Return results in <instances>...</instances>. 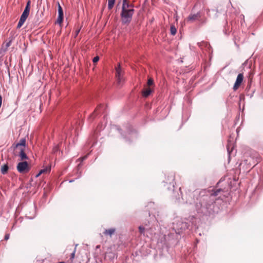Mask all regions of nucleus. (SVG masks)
Returning <instances> with one entry per match:
<instances>
[{
	"label": "nucleus",
	"instance_id": "nucleus-1",
	"mask_svg": "<svg viewBox=\"0 0 263 263\" xmlns=\"http://www.w3.org/2000/svg\"><path fill=\"white\" fill-rule=\"evenodd\" d=\"M223 192L222 189L203 190L200 198L197 199L195 204L197 212L200 215L211 216L218 212L215 206V197L220 192Z\"/></svg>",
	"mask_w": 263,
	"mask_h": 263
},
{
	"label": "nucleus",
	"instance_id": "nucleus-2",
	"mask_svg": "<svg viewBox=\"0 0 263 263\" xmlns=\"http://www.w3.org/2000/svg\"><path fill=\"white\" fill-rule=\"evenodd\" d=\"M194 216H190L189 218H175L172 224V232H170L167 235L168 240H174L177 243L181 238L182 235L187 233L192 229L194 224Z\"/></svg>",
	"mask_w": 263,
	"mask_h": 263
},
{
	"label": "nucleus",
	"instance_id": "nucleus-3",
	"mask_svg": "<svg viewBox=\"0 0 263 263\" xmlns=\"http://www.w3.org/2000/svg\"><path fill=\"white\" fill-rule=\"evenodd\" d=\"M179 192L181 195V199L180 198V195L177 193L178 196H176L175 193H174V196L176 198V201L179 203L182 204H196L197 199L200 198L201 196V193L203 192V190H195L193 192L189 191L186 192L184 195H182V192L181 191V187L179 189Z\"/></svg>",
	"mask_w": 263,
	"mask_h": 263
},
{
	"label": "nucleus",
	"instance_id": "nucleus-4",
	"mask_svg": "<svg viewBox=\"0 0 263 263\" xmlns=\"http://www.w3.org/2000/svg\"><path fill=\"white\" fill-rule=\"evenodd\" d=\"M135 11L134 4L127 0H123L120 13L121 21L122 25H127L130 23Z\"/></svg>",
	"mask_w": 263,
	"mask_h": 263
},
{
	"label": "nucleus",
	"instance_id": "nucleus-5",
	"mask_svg": "<svg viewBox=\"0 0 263 263\" xmlns=\"http://www.w3.org/2000/svg\"><path fill=\"white\" fill-rule=\"evenodd\" d=\"M124 128L127 132V134L125 135L122 133V129L119 126L113 125L111 126L112 130L119 132L125 141L128 143H130L132 141L137 139L138 136L137 132L133 128L132 126L129 124H126L124 126Z\"/></svg>",
	"mask_w": 263,
	"mask_h": 263
},
{
	"label": "nucleus",
	"instance_id": "nucleus-6",
	"mask_svg": "<svg viewBox=\"0 0 263 263\" xmlns=\"http://www.w3.org/2000/svg\"><path fill=\"white\" fill-rule=\"evenodd\" d=\"M148 215L149 217L150 220H146L144 222V225L147 227V228L144 227L143 226H140L138 228L139 233L141 234H144L145 230H150L152 232L153 231V229L156 230V228L154 227L153 228L152 223L153 222H158V220L155 217V215L152 213V212L150 211L148 212Z\"/></svg>",
	"mask_w": 263,
	"mask_h": 263
},
{
	"label": "nucleus",
	"instance_id": "nucleus-7",
	"mask_svg": "<svg viewBox=\"0 0 263 263\" xmlns=\"http://www.w3.org/2000/svg\"><path fill=\"white\" fill-rule=\"evenodd\" d=\"M31 6V1L28 0L26 3L25 9L21 15L18 23L17 25V28H20L26 21L29 16Z\"/></svg>",
	"mask_w": 263,
	"mask_h": 263
},
{
	"label": "nucleus",
	"instance_id": "nucleus-8",
	"mask_svg": "<svg viewBox=\"0 0 263 263\" xmlns=\"http://www.w3.org/2000/svg\"><path fill=\"white\" fill-rule=\"evenodd\" d=\"M115 76L117 85L119 86H122L125 81L124 77V71L123 70L120 63H118L115 67Z\"/></svg>",
	"mask_w": 263,
	"mask_h": 263
},
{
	"label": "nucleus",
	"instance_id": "nucleus-9",
	"mask_svg": "<svg viewBox=\"0 0 263 263\" xmlns=\"http://www.w3.org/2000/svg\"><path fill=\"white\" fill-rule=\"evenodd\" d=\"M187 21L193 22L195 21H199L200 24L202 25L206 24L207 19L204 17H202V14L200 11L196 13H193L192 12L187 17Z\"/></svg>",
	"mask_w": 263,
	"mask_h": 263
},
{
	"label": "nucleus",
	"instance_id": "nucleus-10",
	"mask_svg": "<svg viewBox=\"0 0 263 263\" xmlns=\"http://www.w3.org/2000/svg\"><path fill=\"white\" fill-rule=\"evenodd\" d=\"M174 181L175 175L173 173H170L165 178V180L164 181L165 183L168 184V186L167 187L168 190L172 191L173 192H174L175 189Z\"/></svg>",
	"mask_w": 263,
	"mask_h": 263
},
{
	"label": "nucleus",
	"instance_id": "nucleus-11",
	"mask_svg": "<svg viewBox=\"0 0 263 263\" xmlns=\"http://www.w3.org/2000/svg\"><path fill=\"white\" fill-rule=\"evenodd\" d=\"M88 157V155H85L84 157H81L78 159V160H80L81 162L78 164L77 167L74 170V174L76 176V179H79L82 176V171L81 168L82 167V162L87 159Z\"/></svg>",
	"mask_w": 263,
	"mask_h": 263
},
{
	"label": "nucleus",
	"instance_id": "nucleus-12",
	"mask_svg": "<svg viewBox=\"0 0 263 263\" xmlns=\"http://www.w3.org/2000/svg\"><path fill=\"white\" fill-rule=\"evenodd\" d=\"M16 168L17 171L20 173H28L30 170L28 163L26 161L18 163Z\"/></svg>",
	"mask_w": 263,
	"mask_h": 263
},
{
	"label": "nucleus",
	"instance_id": "nucleus-13",
	"mask_svg": "<svg viewBox=\"0 0 263 263\" xmlns=\"http://www.w3.org/2000/svg\"><path fill=\"white\" fill-rule=\"evenodd\" d=\"M197 45L202 50L205 48V50L209 54L210 58H211V54L212 53V49L210 45L206 42L202 41L201 42L197 43Z\"/></svg>",
	"mask_w": 263,
	"mask_h": 263
},
{
	"label": "nucleus",
	"instance_id": "nucleus-14",
	"mask_svg": "<svg viewBox=\"0 0 263 263\" xmlns=\"http://www.w3.org/2000/svg\"><path fill=\"white\" fill-rule=\"evenodd\" d=\"M243 80V75L242 73H239L237 77L236 81L235 82V84L233 86V89L234 90H236L238 87L240 86L241 84L242 81Z\"/></svg>",
	"mask_w": 263,
	"mask_h": 263
},
{
	"label": "nucleus",
	"instance_id": "nucleus-15",
	"mask_svg": "<svg viewBox=\"0 0 263 263\" xmlns=\"http://www.w3.org/2000/svg\"><path fill=\"white\" fill-rule=\"evenodd\" d=\"M106 106H104V105H102V104H100L99 105L96 109H95V110L94 111L93 113L91 115H89V118H93V117L96 115H97V114H99V113H101V112H104V111H105V109H106Z\"/></svg>",
	"mask_w": 263,
	"mask_h": 263
},
{
	"label": "nucleus",
	"instance_id": "nucleus-16",
	"mask_svg": "<svg viewBox=\"0 0 263 263\" xmlns=\"http://www.w3.org/2000/svg\"><path fill=\"white\" fill-rule=\"evenodd\" d=\"M26 139L25 138L21 139L16 144H13L12 145V147H13L14 149L20 148H25L26 147Z\"/></svg>",
	"mask_w": 263,
	"mask_h": 263
},
{
	"label": "nucleus",
	"instance_id": "nucleus-17",
	"mask_svg": "<svg viewBox=\"0 0 263 263\" xmlns=\"http://www.w3.org/2000/svg\"><path fill=\"white\" fill-rule=\"evenodd\" d=\"M116 231V229L115 228H111L107 229H105L103 234L105 236H109L110 237H111L115 233Z\"/></svg>",
	"mask_w": 263,
	"mask_h": 263
},
{
	"label": "nucleus",
	"instance_id": "nucleus-18",
	"mask_svg": "<svg viewBox=\"0 0 263 263\" xmlns=\"http://www.w3.org/2000/svg\"><path fill=\"white\" fill-rule=\"evenodd\" d=\"M20 148V152L18 154V156L20 157L21 160H28L29 159L28 157L26 155L25 152V148Z\"/></svg>",
	"mask_w": 263,
	"mask_h": 263
},
{
	"label": "nucleus",
	"instance_id": "nucleus-19",
	"mask_svg": "<svg viewBox=\"0 0 263 263\" xmlns=\"http://www.w3.org/2000/svg\"><path fill=\"white\" fill-rule=\"evenodd\" d=\"M153 91V89L150 87L145 88L142 91V96L145 98H147L152 93Z\"/></svg>",
	"mask_w": 263,
	"mask_h": 263
},
{
	"label": "nucleus",
	"instance_id": "nucleus-20",
	"mask_svg": "<svg viewBox=\"0 0 263 263\" xmlns=\"http://www.w3.org/2000/svg\"><path fill=\"white\" fill-rule=\"evenodd\" d=\"M9 169V166L8 164L7 163L4 164L1 166V172L3 175H5L8 173Z\"/></svg>",
	"mask_w": 263,
	"mask_h": 263
},
{
	"label": "nucleus",
	"instance_id": "nucleus-21",
	"mask_svg": "<svg viewBox=\"0 0 263 263\" xmlns=\"http://www.w3.org/2000/svg\"><path fill=\"white\" fill-rule=\"evenodd\" d=\"M116 0H108V9H111L115 5Z\"/></svg>",
	"mask_w": 263,
	"mask_h": 263
},
{
	"label": "nucleus",
	"instance_id": "nucleus-22",
	"mask_svg": "<svg viewBox=\"0 0 263 263\" xmlns=\"http://www.w3.org/2000/svg\"><path fill=\"white\" fill-rule=\"evenodd\" d=\"M170 31H171V34L172 35H175L176 34L177 29L174 25H172L171 26Z\"/></svg>",
	"mask_w": 263,
	"mask_h": 263
},
{
	"label": "nucleus",
	"instance_id": "nucleus-23",
	"mask_svg": "<svg viewBox=\"0 0 263 263\" xmlns=\"http://www.w3.org/2000/svg\"><path fill=\"white\" fill-rule=\"evenodd\" d=\"M64 19V15H58L57 20V23L59 24L60 25H61Z\"/></svg>",
	"mask_w": 263,
	"mask_h": 263
},
{
	"label": "nucleus",
	"instance_id": "nucleus-24",
	"mask_svg": "<svg viewBox=\"0 0 263 263\" xmlns=\"http://www.w3.org/2000/svg\"><path fill=\"white\" fill-rule=\"evenodd\" d=\"M51 171V167L50 166H46L45 167V168L41 170L40 171V173H49Z\"/></svg>",
	"mask_w": 263,
	"mask_h": 263
},
{
	"label": "nucleus",
	"instance_id": "nucleus-25",
	"mask_svg": "<svg viewBox=\"0 0 263 263\" xmlns=\"http://www.w3.org/2000/svg\"><path fill=\"white\" fill-rule=\"evenodd\" d=\"M58 15H64L62 7L61 6L59 3H58Z\"/></svg>",
	"mask_w": 263,
	"mask_h": 263
},
{
	"label": "nucleus",
	"instance_id": "nucleus-26",
	"mask_svg": "<svg viewBox=\"0 0 263 263\" xmlns=\"http://www.w3.org/2000/svg\"><path fill=\"white\" fill-rule=\"evenodd\" d=\"M147 84L149 86H152L154 85V81L152 78H149L147 80Z\"/></svg>",
	"mask_w": 263,
	"mask_h": 263
},
{
	"label": "nucleus",
	"instance_id": "nucleus-27",
	"mask_svg": "<svg viewBox=\"0 0 263 263\" xmlns=\"http://www.w3.org/2000/svg\"><path fill=\"white\" fill-rule=\"evenodd\" d=\"M107 256L110 259H114V258L117 257L116 254L111 252L107 253Z\"/></svg>",
	"mask_w": 263,
	"mask_h": 263
},
{
	"label": "nucleus",
	"instance_id": "nucleus-28",
	"mask_svg": "<svg viewBox=\"0 0 263 263\" xmlns=\"http://www.w3.org/2000/svg\"><path fill=\"white\" fill-rule=\"evenodd\" d=\"M11 41H8L7 43H6L5 45V49L4 50V51H6L7 50L8 48L11 45Z\"/></svg>",
	"mask_w": 263,
	"mask_h": 263
},
{
	"label": "nucleus",
	"instance_id": "nucleus-29",
	"mask_svg": "<svg viewBox=\"0 0 263 263\" xmlns=\"http://www.w3.org/2000/svg\"><path fill=\"white\" fill-rule=\"evenodd\" d=\"M99 60V57L98 56H96L93 58L92 62L94 63H96L98 62Z\"/></svg>",
	"mask_w": 263,
	"mask_h": 263
},
{
	"label": "nucleus",
	"instance_id": "nucleus-30",
	"mask_svg": "<svg viewBox=\"0 0 263 263\" xmlns=\"http://www.w3.org/2000/svg\"><path fill=\"white\" fill-rule=\"evenodd\" d=\"M75 253H76V249L70 254V259L72 260L74 258Z\"/></svg>",
	"mask_w": 263,
	"mask_h": 263
},
{
	"label": "nucleus",
	"instance_id": "nucleus-31",
	"mask_svg": "<svg viewBox=\"0 0 263 263\" xmlns=\"http://www.w3.org/2000/svg\"><path fill=\"white\" fill-rule=\"evenodd\" d=\"M80 30H81V28H80L76 30L75 33H74V37H76L78 36Z\"/></svg>",
	"mask_w": 263,
	"mask_h": 263
},
{
	"label": "nucleus",
	"instance_id": "nucleus-32",
	"mask_svg": "<svg viewBox=\"0 0 263 263\" xmlns=\"http://www.w3.org/2000/svg\"><path fill=\"white\" fill-rule=\"evenodd\" d=\"M14 37L13 35H11V36H10L8 38V41H11V42L12 43V41H13Z\"/></svg>",
	"mask_w": 263,
	"mask_h": 263
},
{
	"label": "nucleus",
	"instance_id": "nucleus-33",
	"mask_svg": "<svg viewBox=\"0 0 263 263\" xmlns=\"http://www.w3.org/2000/svg\"><path fill=\"white\" fill-rule=\"evenodd\" d=\"M9 237H10V234H6L5 236V240H7L8 239H9Z\"/></svg>",
	"mask_w": 263,
	"mask_h": 263
},
{
	"label": "nucleus",
	"instance_id": "nucleus-34",
	"mask_svg": "<svg viewBox=\"0 0 263 263\" xmlns=\"http://www.w3.org/2000/svg\"><path fill=\"white\" fill-rule=\"evenodd\" d=\"M43 262H44V259H41V260L36 259L35 263H43Z\"/></svg>",
	"mask_w": 263,
	"mask_h": 263
},
{
	"label": "nucleus",
	"instance_id": "nucleus-35",
	"mask_svg": "<svg viewBox=\"0 0 263 263\" xmlns=\"http://www.w3.org/2000/svg\"><path fill=\"white\" fill-rule=\"evenodd\" d=\"M42 174V173H40V171H39V172L35 175V177H39Z\"/></svg>",
	"mask_w": 263,
	"mask_h": 263
},
{
	"label": "nucleus",
	"instance_id": "nucleus-36",
	"mask_svg": "<svg viewBox=\"0 0 263 263\" xmlns=\"http://www.w3.org/2000/svg\"><path fill=\"white\" fill-rule=\"evenodd\" d=\"M212 11H213V12H216V13H217L218 12V10L216 9H212L211 10Z\"/></svg>",
	"mask_w": 263,
	"mask_h": 263
},
{
	"label": "nucleus",
	"instance_id": "nucleus-37",
	"mask_svg": "<svg viewBox=\"0 0 263 263\" xmlns=\"http://www.w3.org/2000/svg\"><path fill=\"white\" fill-rule=\"evenodd\" d=\"M227 151H228V153L229 155H230V151L229 150V147H227Z\"/></svg>",
	"mask_w": 263,
	"mask_h": 263
},
{
	"label": "nucleus",
	"instance_id": "nucleus-38",
	"mask_svg": "<svg viewBox=\"0 0 263 263\" xmlns=\"http://www.w3.org/2000/svg\"><path fill=\"white\" fill-rule=\"evenodd\" d=\"M74 181V179H71L69 181V182H73Z\"/></svg>",
	"mask_w": 263,
	"mask_h": 263
},
{
	"label": "nucleus",
	"instance_id": "nucleus-39",
	"mask_svg": "<svg viewBox=\"0 0 263 263\" xmlns=\"http://www.w3.org/2000/svg\"><path fill=\"white\" fill-rule=\"evenodd\" d=\"M154 203H150L149 204H148V206H151L152 205H153Z\"/></svg>",
	"mask_w": 263,
	"mask_h": 263
},
{
	"label": "nucleus",
	"instance_id": "nucleus-40",
	"mask_svg": "<svg viewBox=\"0 0 263 263\" xmlns=\"http://www.w3.org/2000/svg\"><path fill=\"white\" fill-rule=\"evenodd\" d=\"M99 247H100L99 246H97L96 248H99Z\"/></svg>",
	"mask_w": 263,
	"mask_h": 263
},
{
	"label": "nucleus",
	"instance_id": "nucleus-41",
	"mask_svg": "<svg viewBox=\"0 0 263 263\" xmlns=\"http://www.w3.org/2000/svg\"><path fill=\"white\" fill-rule=\"evenodd\" d=\"M59 263H64V262L61 261V262H59Z\"/></svg>",
	"mask_w": 263,
	"mask_h": 263
},
{
	"label": "nucleus",
	"instance_id": "nucleus-42",
	"mask_svg": "<svg viewBox=\"0 0 263 263\" xmlns=\"http://www.w3.org/2000/svg\"><path fill=\"white\" fill-rule=\"evenodd\" d=\"M13 228H14V226L12 227V229L11 230H12L13 229Z\"/></svg>",
	"mask_w": 263,
	"mask_h": 263
}]
</instances>
